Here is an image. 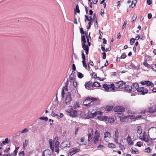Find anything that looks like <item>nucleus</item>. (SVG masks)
Returning a JSON list of instances; mask_svg holds the SVG:
<instances>
[{
  "label": "nucleus",
  "instance_id": "obj_25",
  "mask_svg": "<svg viewBox=\"0 0 156 156\" xmlns=\"http://www.w3.org/2000/svg\"><path fill=\"white\" fill-rule=\"evenodd\" d=\"M108 147L109 148H115V146L112 143H109L108 144Z\"/></svg>",
  "mask_w": 156,
  "mask_h": 156
},
{
  "label": "nucleus",
  "instance_id": "obj_1",
  "mask_svg": "<svg viewBox=\"0 0 156 156\" xmlns=\"http://www.w3.org/2000/svg\"><path fill=\"white\" fill-rule=\"evenodd\" d=\"M88 141H90L93 138L94 143L96 144L99 141V138L100 137V134L97 130H96L93 134V131L92 129H90L87 134Z\"/></svg>",
  "mask_w": 156,
  "mask_h": 156
},
{
  "label": "nucleus",
  "instance_id": "obj_64",
  "mask_svg": "<svg viewBox=\"0 0 156 156\" xmlns=\"http://www.w3.org/2000/svg\"><path fill=\"white\" fill-rule=\"evenodd\" d=\"M62 89H64V90H66V91H68V86H64L63 87Z\"/></svg>",
  "mask_w": 156,
  "mask_h": 156
},
{
  "label": "nucleus",
  "instance_id": "obj_48",
  "mask_svg": "<svg viewBox=\"0 0 156 156\" xmlns=\"http://www.w3.org/2000/svg\"><path fill=\"white\" fill-rule=\"evenodd\" d=\"M90 33H89V35L87 34V35L86 36L87 39V42H89V37L90 38V39H91V38L90 37Z\"/></svg>",
  "mask_w": 156,
  "mask_h": 156
},
{
  "label": "nucleus",
  "instance_id": "obj_49",
  "mask_svg": "<svg viewBox=\"0 0 156 156\" xmlns=\"http://www.w3.org/2000/svg\"><path fill=\"white\" fill-rule=\"evenodd\" d=\"M144 64L145 66L147 67V68H149L150 67V65L148 64V63L146 62H144Z\"/></svg>",
  "mask_w": 156,
  "mask_h": 156
},
{
  "label": "nucleus",
  "instance_id": "obj_52",
  "mask_svg": "<svg viewBox=\"0 0 156 156\" xmlns=\"http://www.w3.org/2000/svg\"><path fill=\"white\" fill-rule=\"evenodd\" d=\"M82 58L83 59V60H85V56L83 52L82 53Z\"/></svg>",
  "mask_w": 156,
  "mask_h": 156
},
{
  "label": "nucleus",
  "instance_id": "obj_22",
  "mask_svg": "<svg viewBox=\"0 0 156 156\" xmlns=\"http://www.w3.org/2000/svg\"><path fill=\"white\" fill-rule=\"evenodd\" d=\"M103 87L105 89L106 91H108L109 90V85H108L106 84L103 85Z\"/></svg>",
  "mask_w": 156,
  "mask_h": 156
},
{
  "label": "nucleus",
  "instance_id": "obj_61",
  "mask_svg": "<svg viewBox=\"0 0 156 156\" xmlns=\"http://www.w3.org/2000/svg\"><path fill=\"white\" fill-rule=\"evenodd\" d=\"M72 69L73 70L72 71H74L76 70L75 65L74 64H73L72 65Z\"/></svg>",
  "mask_w": 156,
  "mask_h": 156
},
{
  "label": "nucleus",
  "instance_id": "obj_6",
  "mask_svg": "<svg viewBox=\"0 0 156 156\" xmlns=\"http://www.w3.org/2000/svg\"><path fill=\"white\" fill-rule=\"evenodd\" d=\"M72 100L71 94L70 92H68L66 94V97L65 101V103L66 105H69Z\"/></svg>",
  "mask_w": 156,
  "mask_h": 156
},
{
  "label": "nucleus",
  "instance_id": "obj_11",
  "mask_svg": "<svg viewBox=\"0 0 156 156\" xmlns=\"http://www.w3.org/2000/svg\"><path fill=\"white\" fill-rule=\"evenodd\" d=\"M70 146V142L67 140L64 141L62 142L61 145V147L62 148L69 147Z\"/></svg>",
  "mask_w": 156,
  "mask_h": 156
},
{
  "label": "nucleus",
  "instance_id": "obj_31",
  "mask_svg": "<svg viewBox=\"0 0 156 156\" xmlns=\"http://www.w3.org/2000/svg\"><path fill=\"white\" fill-rule=\"evenodd\" d=\"M44 152L45 153V154H48L46 155V156H50V155L51 154V152L49 150H45L44 151Z\"/></svg>",
  "mask_w": 156,
  "mask_h": 156
},
{
  "label": "nucleus",
  "instance_id": "obj_54",
  "mask_svg": "<svg viewBox=\"0 0 156 156\" xmlns=\"http://www.w3.org/2000/svg\"><path fill=\"white\" fill-rule=\"evenodd\" d=\"M119 145V147L120 148L121 150H122L123 149H124V147L123 145H121L120 143H119V144H118Z\"/></svg>",
  "mask_w": 156,
  "mask_h": 156
},
{
  "label": "nucleus",
  "instance_id": "obj_38",
  "mask_svg": "<svg viewBox=\"0 0 156 156\" xmlns=\"http://www.w3.org/2000/svg\"><path fill=\"white\" fill-rule=\"evenodd\" d=\"M94 21L96 23V25L95 26V27L96 29H97L98 27V19L97 18H95Z\"/></svg>",
  "mask_w": 156,
  "mask_h": 156
},
{
  "label": "nucleus",
  "instance_id": "obj_62",
  "mask_svg": "<svg viewBox=\"0 0 156 156\" xmlns=\"http://www.w3.org/2000/svg\"><path fill=\"white\" fill-rule=\"evenodd\" d=\"M85 19L84 21H85V22L86 21V20H87L88 21H90V20L89 19V17H88V16H87L86 15H85Z\"/></svg>",
  "mask_w": 156,
  "mask_h": 156
},
{
  "label": "nucleus",
  "instance_id": "obj_36",
  "mask_svg": "<svg viewBox=\"0 0 156 156\" xmlns=\"http://www.w3.org/2000/svg\"><path fill=\"white\" fill-rule=\"evenodd\" d=\"M59 143L58 141H56L55 143L54 147L55 148L58 147Z\"/></svg>",
  "mask_w": 156,
  "mask_h": 156
},
{
  "label": "nucleus",
  "instance_id": "obj_57",
  "mask_svg": "<svg viewBox=\"0 0 156 156\" xmlns=\"http://www.w3.org/2000/svg\"><path fill=\"white\" fill-rule=\"evenodd\" d=\"M103 57L102 58L103 59H105L106 58V54L105 52H103L102 53Z\"/></svg>",
  "mask_w": 156,
  "mask_h": 156
},
{
  "label": "nucleus",
  "instance_id": "obj_41",
  "mask_svg": "<svg viewBox=\"0 0 156 156\" xmlns=\"http://www.w3.org/2000/svg\"><path fill=\"white\" fill-rule=\"evenodd\" d=\"M28 131L29 130L25 128L21 132V133H27Z\"/></svg>",
  "mask_w": 156,
  "mask_h": 156
},
{
  "label": "nucleus",
  "instance_id": "obj_4",
  "mask_svg": "<svg viewBox=\"0 0 156 156\" xmlns=\"http://www.w3.org/2000/svg\"><path fill=\"white\" fill-rule=\"evenodd\" d=\"M66 112L68 115L72 117H76L77 115V111L74 110L72 106H69L68 108L66 110Z\"/></svg>",
  "mask_w": 156,
  "mask_h": 156
},
{
  "label": "nucleus",
  "instance_id": "obj_8",
  "mask_svg": "<svg viewBox=\"0 0 156 156\" xmlns=\"http://www.w3.org/2000/svg\"><path fill=\"white\" fill-rule=\"evenodd\" d=\"M137 91L140 93L142 95H144L147 93L148 90L147 88H144V87H141L138 88Z\"/></svg>",
  "mask_w": 156,
  "mask_h": 156
},
{
  "label": "nucleus",
  "instance_id": "obj_3",
  "mask_svg": "<svg viewBox=\"0 0 156 156\" xmlns=\"http://www.w3.org/2000/svg\"><path fill=\"white\" fill-rule=\"evenodd\" d=\"M126 84L123 81H119L116 82L115 84L112 83L110 85V88L113 90H116L115 89L117 88L122 89L125 87Z\"/></svg>",
  "mask_w": 156,
  "mask_h": 156
},
{
  "label": "nucleus",
  "instance_id": "obj_28",
  "mask_svg": "<svg viewBox=\"0 0 156 156\" xmlns=\"http://www.w3.org/2000/svg\"><path fill=\"white\" fill-rule=\"evenodd\" d=\"M82 48L84 50H86L89 49L88 47L86 45L85 43H82Z\"/></svg>",
  "mask_w": 156,
  "mask_h": 156
},
{
  "label": "nucleus",
  "instance_id": "obj_5",
  "mask_svg": "<svg viewBox=\"0 0 156 156\" xmlns=\"http://www.w3.org/2000/svg\"><path fill=\"white\" fill-rule=\"evenodd\" d=\"M150 132L151 133L152 138L151 139L154 140L156 139V129L154 127L150 128L148 130V133Z\"/></svg>",
  "mask_w": 156,
  "mask_h": 156
},
{
  "label": "nucleus",
  "instance_id": "obj_10",
  "mask_svg": "<svg viewBox=\"0 0 156 156\" xmlns=\"http://www.w3.org/2000/svg\"><path fill=\"white\" fill-rule=\"evenodd\" d=\"M147 111L148 112L151 114L154 113L156 112V106H151L147 109Z\"/></svg>",
  "mask_w": 156,
  "mask_h": 156
},
{
  "label": "nucleus",
  "instance_id": "obj_16",
  "mask_svg": "<svg viewBox=\"0 0 156 156\" xmlns=\"http://www.w3.org/2000/svg\"><path fill=\"white\" fill-rule=\"evenodd\" d=\"M129 117L132 120L136 119H137L138 118H139V119H142V118H143L142 117L141 115L137 116H136V117H135L134 116H133V115L129 116Z\"/></svg>",
  "mask_w": 156,
  "mask_h": 156
},
{
  "label": "nucleus",
  "instance_id": "obj_32",
  "mask_svg": "<svg viewBox=\"0 0 156 156\" xmlns=\"http://www.w3.org/2000/svg\"><path fill=\"white\" fill-rule=\"evenodd\" d=\"M137 2V0H135L132 2L131 3V7L132 8L134 7L136 5Z\"/></svg>",
  "mask_w": 156,
  "mask_h": 156
},
{
  "label": "nucleus",
  "instance_id": "obj_15",
  "mask_svg": "<svg viewBox=\"0 0 156 156\" xmlns=\"http://www.w3.org/2000/svg\"><path fill=\"white\" fill-rule=\"evenodd\" d=\"M85 87L89 89L90 88H91L93 87V84L91 81H89L88 82L86 83L85 84Z\"/></svg>",
  "mask_w": 156,
  "mask_h": 156
},
{
  "label": "nucleus",
  "instance_id": "obj_55",
  "mask_svg": "<svg viewBox=\"0 0 156 156\" xmlns=\"http://www.w3.org/2000/svg\"><path fill=\"white\" fill-rule=\"evenodd\" d=\"M19 156H24V152L23 151H21L19 154Z\"/></svg>",
  "mask_w": 156,
  "mask_h": 156
},
{
  "label": "nucleus",
  "instance_id": "obj_46",
  "mask_svg": "<svg viewBox=\"0 0 156 156\" xmlns=\"http://www.w3.org/2000/svg\"><path fill=\"white\" fill-rule=\"evenodd\" d=\"M75 75V72L74 71H72V73L71 74L69 75V77H72L73 78H74Z\"/></svg>",
  "mask_w": 156,
  "mask_h": 156
},
{
  "label": "nucleus",
  "instance_id": "obj_53",
  "mask_svg": "<svg viewBox=\"0 0 156 156\" xmlns=\"http://www.w3.org/2000/svg\"><path fill=\"white\" fill-rule=\"evenodd\" d=\"M73 86L75 87H77L78 85L77 83L76 82L75 80H74V81H73Z\"/></svg>",
  "mask_w": 156,
  "mask_h": 156
},
{
  "label": "nucleus",
  "instance_id": "obj_21",
  "mask_svg": "<svg viewBox=\"0 0 156 156\" xmlns=\"http://www.w3.org/2000/svg\"><path fill=\"white\" fill-rule=\"evenodd\" d=\"M101 86L100 83L99 82H94L93 84V87H100Z\"/></svg>",
  "mask_w": 156,
  "mask_h": 156
},
{
  "label": "nucleus",
  "instance_id": "obj_63",
  "mask_svg": "<svg viewBox=\"0 0 156 156\" xmlns=\"http://www.w3.org/2000/svg\"><path fill=\"white\" fill-rule=\"evenodd\" d=\"M74 78L72 77H69V82H73V81H74Z\"/></svg>",
  "mask_w": 156,
  "mask_h": 156
},
{
  "label": "nucleus",
  "instance_id": "obj_9",
  "mask_svg": "<svg viewBox=\"0 0 156 156\" xmlns=\"http://www.w3.org/2000/svg\"><path fill=\"white\" fill-rule=\"evenodd\" d=\"M124 108L122 106H116L114 108V111L117 112V113L119 114V112H123L125 111Z\"/></svg>",
  "mask_w": 156,
  "mask_h": 156
},
{
  "label": "nucleus",
  "instance_id": "obj_47",
  "mask_svg": "<svg viewBox=\"0 0 156 156\" xmlns=\"http://www.w3.org/2000/svg\"><path fill=\"white\" fill-rule=\"evenodd\" d=\"M83 67L85 68L87 67V64L85 62V60H83L82 61Z\"/></svg>",
  "mask_w": 156,
  "mask_h": 156
},
{
  "label": "nucleus",
  "instance_id": "obj_14",
  "mask_svg": "<svg viewBox=\"0 0 156 156\" xmlns=\"http://www.w3.org/2000/svg\"><path fill=\"white\" fill-rule=\"evenodd\" d=\"M131 90H132L133 91L136 90L139 88V85L137 83H133L132 86L131 87Z\"/></svg>",
  "mask_w": 156,
  "mask_h": 156
},
{
  "label": "nucleus",
  "instance_id": "obj_45",
  "mask_svg": "<svg viewBox=\"0 0 156 156\" xmlns=\"http://www.w3.org/2000/svg\"><path fill=\"white\" fill-rule=\"evenodd\" d=\"M126 57V55L124 53H122V55L121 56L120 58L121 59H124Z\"/></svg>",
  "mask_w": 156,
  "mask_h": 156
},
{
  "label": "nucleus",
  "instance_id": "obj_19",
  "mask_svg": "<svg viewBox=\"0 0 156 156\" xmlns=\"http://www.w3.org/2000/svg\"><path fill=\"white\" fill-rule=\"evenodd\" d=\"M125 90L127 91H130L131 90V87L128 85L126 86L125 85V87H124Z\"/></svg>",
  "mask_w": 156,
  "mask_h": 156
},
{
  "label": "nucleus",
  "instance_id": "obj_56",
  "mask_svg": "<svg viewBox=\"0 0 156 156\" xmlns=\"http://www.w3.org/2000/svg\"><path fill=\"white\" fill-rule=\"evenodd\" d=\"M64 89H62V90L61 92V95L62 98H63L64 96Z\"/></svg>",
  "mask_w": 156,
  "mask_h": 156
},
{
  "label": "nucleus",
  "instance_id": "obj_7",
  "mask_svg": "<svg viewBox=\"0 0 156 156\" xmlns=\"http://www.w3.org/2000/svg\"><path fill=\"white\" fill-rule=\"evenodd\" d=\"M119 137V132L118 129H116L114 131L113 134V138L114 142L117 144H119L118 141V137Z\"/></svg>",
  "mask_w": 156,
  "mask_h": 156
},
{
  "label": "nucleus",
  "instance_id": "obj_23",
  "mask_svg": "<svg viewBox=\"0 0 156 156\" xmlns=\"http://www.w3.org/2000/svg\"><path fill=\"white\" fill-rule=\"evenodd\" d=\"M80 107V105L78 103L76 102L74 104L73 107L74 109H76L77 108H79Z\"/></svg>",
  "mask_w": 156,
  "mask_h": 156
},
{
  "label": "nucleus",
  "instance_id": "obj_13",
  "mask_svg": "<svg viewBox=\"0 0 156 156\" xmlns=\"http://www.w3.org/2000/svg\"><path fill=\"white\" fill-rule=\"evenodd\" d=\"M148 137H149V135L148 136L147 135L144 134L143 135V137L142 138H141L140 139L142 141L148 142L149 140Z\"/></svg>",
  "mask_w": 156,
  "mask_h": 156
},
{
  "label": "nucleus",
  "instance_id": "obj_2",
  "mask_svg": "<svg viewBox=\"0 0 156 156\" xmlns=\"http://www.w3.org/2000/svg\"><path fill=\"white\" fill-rule=\"evenodd\" d=\"M96 100V98L87 97L83 102V105L87 107L88 109H90V108H93L95 107L94 105V101Z\"/></svg>",
  "mask_w": 156,
  "mask_h": 156
},
{
  "label": "nucleus",
  "instance_id": "obj_35",
  "mask_svg": "<svg viewBox=\"0 0 156 156\" xmlns=\"http://www.w3.org/2000/svg\"><path fill=\"white\" fill-rule=\"evenodd\" d=\"M135 39L133 38H131L130 40V43L131 45H133L135 41Z\"/></svg>",
  "mask_w": 156,
  "mask_h": 156
},
{
  "label": "nucleus",
  "instance_id": "obj_27",
  "mask_svg": "<svg viewBox=\"0 0 156 156\" xmlns=\"http://www.w3.org/2000/svg\"><path fill=\"white\" fill-rule=\"evenodd\" d=\"M137 133L139 134H140L142 132V128H141V127L139 126L137 128Z\"/></svg>",
  "mask_w": 156,
  "mask_h": 156
},
{
  "label": "nucleus",
  "instance_id": "obj_33",
  "mask_svg": "<svg viewBox=\"0 0 156 156\" xmlns=\"http://www.w3.org/2000/svg\"><path fill=\"white\" fill-rule=\"evenodd\" d=\"M113 108V107L111 106H108L105 109L106 111H111Z\"/></svg>",
  "mask_w": 156,
  "mask_h": 156
},
{
  "label": "nucleus",
  "instance_id": "obj_24",
  "mask_svg": "<svg viewBox=\"0 0 156 156\" xmlns=\"http://www.w3.org/2000/svg\"><path fill=\"white\" fill-rule=\"evenodd\" d=\"M8 143H9V139L8 138H6L5 139V140L2 142V144H1L0 145L2 146V144L5 145V144H7Z\"/></svg>",
  "mask_w": 156,
  "mask_h": 156
},
{
  "label": "nucleus",
  "instance_id": "obj_30",
  "mask_svg": "<svg viewBox=\"0 0 156 156\" xmlns=\"http://www.w3.org/2000/svg\"><path fill=\"white\" fill-rule=\"evenodd\" d=\"M52 140L51 139L49 140V143L50 144V148L51 149L52 151L54 150V147L52 146Z\"/></svg>",
  "mask_w": 156,
  "mask_h": 156
},
{
  "label": "nucleus",
  "instance_id": "obj_26",
  "mask_svg": "<svg viewBox=\"0 0 156 156\" xmlns=\"http://www.w3.org/2000/svg\"><path fill=\"white\" fill-rule=\"evenodd\" d=\"M81 40L83 42L82 43H85L86 42L85 39V35H82Z\"/></svg>",
  "mask_w": 156,
  "mask_h": 156
},
{
  "label": "nucleus",
  "instance_id": "obj_50",
  "mask_svg": "<svg viewBox=\"0 0 156 156\" xmlns=\"http://www.w3.org/2000/svg\"><path fill=\"white\" fill-rule=\"evenodd\" d=\"M127 143L129 145H133V143L131 140L127 141Z\"/></svg>",
  "mask_w": 156,
  "mask_h": 156
},
{
  "label": "nucleus",
  "instance_id": "obj_51",
  "mask_svg": "<svg viewBox=\"0 0 156 156\" xmlns=\"http://www.w3.org/2000/svg\"><path fill=\"white\" fill-rule=\"evenodd\" d=\"M19 147H17L15 149L13 153H14V154H17V152H18V150L19 149Z\"/></svg>",
  "mask_w": 156,
  "mask_h": 156
},
{
  "label": "nucleus",
  "instance_id": "obj_44",
  "mask_svg": "<svg viewBox=\"0 0 156 156\" xmlns=\"http://www.w3.org/2000/svg\"><path fill=\"white\" fill-rule=\"evenodd\" d=\"M145 151L146 152L149 153L151 151V149L149 147H147L145 149Z\"/></svg>",
  "mask_w": 156,
  "mask_h": 156
},
{
  "label": "nucleus",
  "instance_id": "obj_39",
  "mask_svg": "<svg viewBox=\"0 0 156 156\" xmlns=\"http://www.w3.org/2000/svg\"><path fill=\"white\" fill-rule=\"evenodd\" d=\"M39 119H40L41 120H43L45 121H47L48 119V118L46 116L45 117H40L39 118Z\"/></svg>",
  "mask_w": 156,
  "mask_h": 156
},
{
  "label": "nucleus",
  "instance_id": "obj_18",
  "mask_svg": "<svg viewBox=\"0 0 156 156\" xmlns=\"http://www.w3.org/2000/svg\"><path fill=\"white\" fill-rule=\"evenodd\" d=\"M146 85L147 86H151V87L154 86L153 83L150 81H147Z\"/></svg>",
  "mask_w": 156,
  "mask_h": 156
},
{
  "label": "nucleus",
  "instance_id": "obj_58",
  "mask_svg": "<svg viewBox=\"0 0 156 156\" xmlns=\"http://www.w3.org/2000/svg\"><path fill=\"white\" fill-rule=\"evenodd\" d=\"M80 33L81 34H84V32L83 29L82 28H80Z\"/></svg>",
  "mask_w": 156,
  "mask_h": 156
},
{
  "label": "nucleus",
  "instance_id": "obj_37",
  "mask_svg": "<svg viewBox=\"0 0 156 156\" xmlns=\"http://www.w3.org/2000/svg\"><path fill=\"white\" fill-rule=\"evenodd\" d=\"M77 76L80 79L82 78L83 77V74L80 72H78L77 73Z\"/></svg>",
  "mask_w": 156,
  "mask_h": 156
},
{
  "label": "nucleus",
  "instance_id": "obj_12",
  "mask_svg": "<svg viewBox=\"0 0 156 156\" xmlns=\"http://www.w3.org/2000/svg\"><path fill=\"white\" fill-rule=\"evenodd\" d=\"M104 138L106 142H108L109 141V139L111 137V133L110 132L107 131L104 133Z\"/></svg>",
  "mask_w": 156,
  "mask_h": 156
},
{
  "label": "nucleus",
  "instance_id": "obj_20",
  "mask_svg": "<svg viewBox=\"0 0 156 156\" xmlns=\"http://www.w3.org/2000/svg\"><path fill=\"white\" fill-rule=\"evenodd\" d=\"M130 151L132 154H138L139 153L138 150L137 149L135 150V149H134L133 148H131Z\"/></svg>",
  "mask_w": 156,
  "mask_h": 156
},
{
  "label": "nucleus",
  "instance_id": "obj_29",
  "mask_svg": "<svg viewBox=\"0 0 156 156\" xmlns=\"http://www.w3.org/2000/svg\"><path fill=\"white\" fill-rule=\"evenodd\" d=\"M28 140H26L23 143V146L24 148H25L26 147H27L28 145Z\"/></svg>",
  "mask_w": 156,
  "mask_h": 156
},
{
  "label": "nucleus",
  "instance_id": "obj_17",
  "mask_svg": "<svg viewBox=\"0 0 156 156\" xmlns=\"http://www.w3.org/2000/svg\"><path fill=\"white\" fill-rule=\"evenodd\" d=\"M80 151L79 149L76 148H73L72 149L70 150V151L73 154L79 152Z\"/></svg>",
  "mask_w": 156,
  "mask_h": 156
},
{
  "label": "nucleus",
  "instance_id": "obj_34",
  "mask_svg": "<svg viewBox=\"0 0 156 156\" xmlns=\"http://www.w3.org/2000/svg\"><path fill=\"white\" fill-rule=\"evenodd\" d=\"M77 12L79 13L80 12V11L79 9V6L78 5H76V9L75 10V13L76 14V12Z\"/></svg>",
  "mask_w": 156,
  "mask_h": 156
},
{
  "label": "nucleus",
  "instance_id": "obj_43",
  "mask_svg": "<svg viewBox=\"0 0 156 156\" xmlns=\"http://www.w3.org/2000/svg\"><path fill=\"white\" fill-rule=\"evenodd\" d=\"M137 18V15L136 14H134L133 16V18H132V21L134 22L135 21L136 19Z\"/></svg>",
  "mask_w": 156,
  "mask_h": 156
},
{
  "label": "nucleus",
  "instance_id": "obj_59",
  "mask_svg": "<svg viewBox=\"0 0 156 156\" xmlns=\"http://www.w3.org/2000/svg\"><path fill=\"white\" fill-rule=\"evenodd\" d=\"M152 3V1L151 0H147V3L148 5H150Z\"/></svg>",
  "mask_w": 156,
  "mask_h": 156
},
{
  "label": "nucleus",
  "instance_id": "obj_60",
  "mask_svg": "<svg viewBox=\"0 0 156 156\" xmlns=\"http://www.w3.org/2000/svg\"><path fill=\"white\" fill-rule=\"evenodd\" d=\"M51 115L52 116L55 117V116H58V114H55L54 112H52L51 114Z\"/></svg>",
  "mask_w": 156,
  "mask_h": 156
},
{
  "label": "nucleus",
  "instance_id": "obj_40",
  "mask_svg": "<svg viewBox=\"0 0 156 156\" xmlns=\"http://www.w3.org/2000/svg\"><path fill=\"white\" fill-rule=\"evenodd\" d=\"M108 120V122L110 123L113 122L114 121V119L112 118H109Z\"/></svg>",
  "mask_w": 156,
  "mask_h": 156
},
{
  "label": "nucleus",
  "instance_id": "obj_42",
  "mask_svg": "<svg viewBox=\"0 0 156 156\" xmlns=\"http://www.w3.org/2000/svg\"><path fill=\"white\" fill-rule=\"evenodd\" d=\"M142 144V143L141 142H138L135 145L136 146H138L139 147H141Z\"/></svg>",
  "mask_w": 156,
  "mask_h": 156
}]
</instances>
